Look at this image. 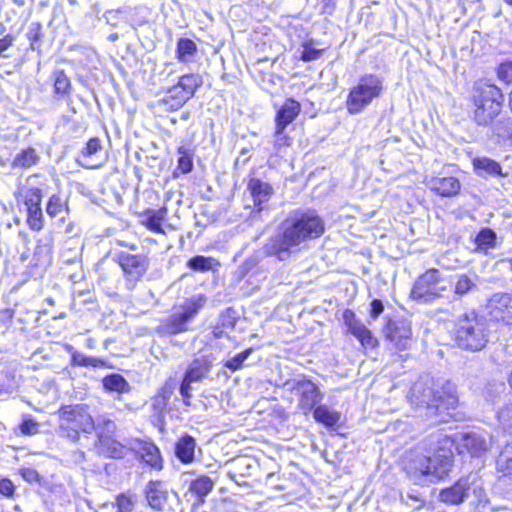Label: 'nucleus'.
Returning a JSON list of instances; mask_svg holds the SVG:
<instances>
[{
  "mask_svg": "<svg viewBox=\"0 0 512 512\" xmlns=\"http://www.w3.org/2000/svg\"><path fill=\"white\" fill-rule=\"evenodd\" d=\"M280 232L267 244L266 253L279 260L288 259L308 241L319 238L325 231L323 219L314 210H294L281 223Z\"/></svg>",
  "mask_w": 512,
  "mask_h": 512,
  "instance_id": "f257e3e1",
  "label": "nucleus"
},
{
  "mask_svg": "<svg viewBox=\"0 0 512 512\" xmlns=\"http://www.w3.org/2000/svg\"><path fill=\"white\" fill-rule=\"evenodd\" d=\"M429 455L415 457L409 465V473L435 482L448 476L453 463L455 441L447 435L437 434L429 440Z\"/></svg>",
  "mask_w": 512,
  "mask_h": 512,
  "instance_id": "f03ea898",
  "label": "nucleus"
},
{
  "mask_svg": "<svg viewBox=\"0 0 512 512\" xmlns=\"http://www.w3.org/2000/svg\"><path fill=\"white\" fill-rule=\"evenodd\" d=\"M410 401L416 406H425L426 415L435 417L434 422H447L450 410L456 408L458 398L453 384L447 382L442 392L434 390L427 382L418 381L410 390Z\"/></svg>",
  "mask_w": 512,
  "mask_h": 512,
  "instance_id": "7ed1b4c3",
  "label": "nucleus"
},
{
  "mask_svg": "<svg viewBox=\"0 0 512 512\" xmlns=\"http://www.w3.org/2000/svg\"><path fill=\"white\" fill-rule=\"evenodd\" d=\"M471 101L474 122L479 126H492L502 110L504 95L496 85L480 80L473 86Z\"/></svg>",
  "mask_w": 512,
  "mask_h": 512,
  "instance_id": "20e7f679",
  "label": "nucleus"
},
{
  "mask_svg": "<svg viewBox=\"0 0 512 512\" xmlns=\"http://www.w3.org/2000/svg\"><path fill=\"white\" fill-rule=\"evenodd\" d=\"M454 333L456 344L465 350L480 351L488 342L486 321L474 311L458 318Z\"/></svg>",
  "mask_w": 512,
  "mask_h": 512,
  "instance_id": "39448f33",
  "label": "nucleus"
},
{
  "mask_svg": "<svg viewBox=\"0 0 512 512\" xmlns=\"http://www.w3.org/2000/svg\"><path fill=\"white\" fill-rule=\"evenodd\" d=\"M383 79L375 74H366L350 88L346 98V109L349 114L363 112L375 99L383 93Z\"/></svg>",
  "mask_w": 512,
  "mask_h": 512,
  "instance_id": "423d86ee",
  "label": "nucleus"
},
{
  "mask_svg": "<svg viewBox=\"0 0 512 512\" xmlns=\"http://www.w3.org/2000/svg\"><path fill=\"white\" fill-rule=\"evenodd\" d=\"M58 413L60 430L73 441L79 439L80 432L91 433L95 429L94 420L85 405L63 406Z\"/></svg>",
  "mask_w": 512,
  "mask_h": 512,
  "instance_id": "0eeeda50",
  "label": "nucleus"
},
{
  "mask_svg": "<svg viewBox=\"0 0 512 512\" xmlns=\"http://www.w3.org/2000/svg\"><path fill=\"white\" fill-rule=\"evenodd\" d=\"M206 298L203 295H194L188 298L165 321L162 328L169 334H178L187 330V323L194 318L204 306Z\"/></svg>",
  "mask_w": 512,
  "mask_h": 512,
  "instance_id": "6e6552de",
  "label": "nucleus"
},
{
  "mask_svg": "<svg viewBox=\"0 0 512 512\" xmlns=\"http://www.w3.org/2000/svg\"><path fill=\"white\" fill-rule=\"evenodd\" d=\"M447 290L439 271L431 269L421 275L411 290V298L422 303L432 302Z\"/></svg>",
  "mask_w": 512,
  "mask_h": 512,
  "instance_id": "1a4fd4ad",
  "label": "nucleus"
},
{
  "mask_svg": "<svg viewBox=\"0 0 512 512\" xmlns=\"http://www.w3.org/2000/svg\"><path fill=\"white\" fill-rule=\"evenodd\" d=\"M291 392L298 399V408L308 414L317 407L323 399V393L319 387L311 380L303 377L287 383Z\"/></svg>",
  "mask_w": 512,
  "mask_h": 512,
  "instance_id": "9d476101",
  "label": "nucleus"
},
{
  "mask_svg": "<svg viewBox=\"0 0 512 512\" xmlns=\"http://www.w3.org/2000/svg\"><path fill=\"white\" fill-rule=\"evenodd\" d=\"M116 425L109 419L98 421V455L109 458H122L126 447L115 438Z\"/></svg>",
  "mask_w": 512,
  "mask_h": 512,
  "instance_id": "9b49d317",
  "label": "nucleus"
},
{
  "mask_svg": "<svg viewBox=\"0 0 512 512\" xmlns=\"http://www.w3.org/2000/svg\"><path fill=\"white\" fill-rule=\"evenodd\" d=\"M117 259L127 280L130 282L139 281L146 273L149 267V260L145 255H132L128 253H120L117 256Z\"/></svg>",
  "mask_w": 512,
  "mask_h": 512,
  "instance_id": "f8f14e48",
  "label": "nucleus"
},
{
  "mask_svg": "<svg viewBox=\"0 0 512 512\" xmlns=\"http://www.w3.org/2000/svg\"><path fill=\"white\" fill-rule=\"evenodd\" d=\"M343 321L348 331L361 343L364 348H374L378 345L372 332L359 320L355 313L346 309L343 312Z\"/></svg>",
  "mask_w": 512,
  "mask_h": 512,
  "instance_id": "ddd939ff",
  "label": "nucleus"
},
{
  "mask_svg": "<svg viewBox=\"0 0 512 512\" xmlns=\"http://www.w3.org/2000/svg\"><path fill=\"white\" fill-rule=\"evenodd\" d=\"M490 316L506 324H512V294L495 293L487 303Z\"/></svg>",
  "mask_w": 512,
  "mask_h": 512,
  "instance_id": "4468645a",
  "label": "nucleus"
},
{
  "mask_svg": "<svg viewBox=\"0 0 512 512\" xmlns=\"http://www.w3.org/2000/svg\"><path fill=\"white\" fill-rule=\"evenodd\" d=\"M386 336L398 350L408 349L412 341L410 322L403 319L389 322L386 327Z\"/></svg>",
  "mask_w": 512,
  "mask_h": 512,
  "instance_id": "2eb2a0df",
  "label": "nucleus"
},
{
  "mask_svg": "<svg viewBox=\"0 0 512 512\" xmlns=\"http://www.w3.org/2000/svg\"><path fill=\"white\" fill-rule=\"evenodd\" d=\"M491 446V437L486 432H468L461 435L459 449H466L473 456L486 452Z\"/></svg>",
  "mask_w": 512,
  "mask_h": 512,
  "instance_id": "dca6fc26",
  "label": "nucleus"
},
{
  "mask_svg": "<svg viewBox=\"0 0 512 512\" xmlns=\"http://www.w3.org/2000/svg\"><path fill=\"white\" fill-rule=\"evenodd\" d=\"M168 489L161 481H149L145 487V497L148 505L157 511H163L167 505Z\"/></svg>",
  "mask_w": 512,
  "mask_h": 512,
  "instance_id": "f3484780",
  "label": "nucleus"
},
{
  "mask_svg": "<svg viewBox=\"0 0 512 512\" xmlns=\"http://www.w3.org/2000/svg\"><path fill=\"white\" fill-rule=\"evenodd\" d=\"M253 199L254 207L258 212L265 208V204L270 200L274 191L272 186L258 178H251L247 186Z\"/></svg>",
  "mask_w": 512,
  "mask_h": 512,
  "instance_id": "a211bd4d",
  "label": "nucleus"
},
{
  "mask_svg": "<svg viewBox=\"0 0 512 512\" xmlns=\"http://www.w3.org/2000/svg\"><path fill=\"white\" fill-rule=\"evenodd\" d=\"M470 478H461L453 486L443 489L439 494L441 502L449 505H458L469 496Z\"/></svg>",
  "mask_w": 512,
  "mask_h": 512,
  "instance_id": "6ab92c4d",
  "label": "nucleus"
},
{
  "mask_svg": "<svg viewBox=\"0 0 512 512\" xmlns=\"http://www.w3.org/2000/svg\"><path fill=\"white\" fill-rule=\"evenodd\" d=\"M215 358L212 353H202L195 356L185 374L195 382L206 378Z\"/></svg>",
  "mask_w": 512,
  "mask_h": 512,
  "instance_id": "aec40b11",
  "label": "nucleus"
},
{
  "mask_svg": "<svg viewBox=\"0 0 512 512\" xmlns=\"http://www.w3.org/2000/svg\"><path fill=\"white\" fill-rule=\"evenodd\" d=\"M299 112L300 104L297 101L293 99L286 100L276 115V134H282L285 128L298 116Z\"/></svg>",
  "mask_w": 512,
  "mask_h": 512,
  "instance_id": "412c9836",
  "label": "nucleus"
},
{
  "mask_svg": "<svg viewBox=\"0 0 512 512\" xmlns=\"http://www.w3.org/2000/svg\"><path fill=\"white\" fill-rule=\"evenodd\" d=\"M430 189L443 197H452L459 193L461 184L455 177H436L428 183Z\"/></svg>",
  "mask_w": 512,
  "mask_h": 512,
  "instance_id": "4be33fe9",
  "label": "nucleus"
},
{
  "mask_svg": "<svg viewBox=\"0 0 512 512\" xmlns=\"http://www.w3.org/2000/svg\"><path fill=\"white\" fill-rule=\"evenodd\" d=\"M138 456L149 467L155 470L162 469V458L159 448L151 442H140L136 449Z\"/></svg>",
  "mask_w": 512,
  "mask_h": 512,
  "instance_id": "5701e85b",
  "label": "nucleus"
},
{
  "mask_svg": "<svg viewBox=\"0 0 512 512\" xmlns=\"http://www.w3.org/2000/svg\"><path fill=\"white\" fill-rule=\"evenodd\" d=\"M189 99L184 90L176 84L168 90L161 102L165 106V110L175 111L182 107Z\"/></svg>",
  "mask_w": 512,
  "mask_h": 512,
  "instance_id": "b1692460",
  "label": "nucleus"
},
{
  "mask_svg": "<svg viewBox=\"0 0 512 512\" xmlns=\"http://www.w3.org/2000/svg\"><path fill=\"white\" fill-rule=\"evenodd\" d=\"M313 417L316 422L325 427L334 428L341 420V413L323 404L313 410Z\"/></svg>",
  "mask_w": 512,
  "mask_h": 512,
  "instance_id": "393cba45",
  "label": "nucleus"
},
{
  "mask_svg": "<svg viewBox=\"0 0 512 512\" xmlns=\"http://www.w3.org/2000/svg\"><path fill=\"white\" fill-rule=\"evenodd\" d=\"M492 134L497 137L499 143L512 146V119L506 118L496 121L491 126Z\"/></svg>",
  "mask_w": 512,
  "mask_h": 512,
  "instance_id": "a878e982",
  "label": "nucleus"
},
{
  "mask_svg": "<svg viewBox=\"0 0 512 512\" xmlns=\"http://www.w3.org/2000/svg\"><path fill=\"white\" fill-rule=\"evenodd\" d=\"M195 440L193 437L186 435L176 443L175 454L183 463H190L194 459Z\"/></svg>",
  "mask_w": 512,
  "mask_h": 512,
  "instance_id": "bb28decb",
  "label": "nucleus"
},
{
  "mask_svg": "<svg viewBox=\"0 0 512 512\" xmlns=\"http://www.w3.org/2000/svg\"><path fill=\"white\" fill-rule=\"evenodd\" d=\"M167 216V209L148 210L144 215L143 224L155 233H164L162 228L163 222Z\"/></svg>",
  "mask_w": 512,
  "mask_h": 512,
  "instance_id": "cd10ccee",
  "label": "nucleus"
},
{
  "mask_svg": "<svg viewBox=\"0 0 512 512\" xmlns=\"http://www.w3.org/2000/svg\"><path fill=\"white\" fill-rule=\"evenodd\" d=\"M197 53L196 43L188 38H180L177 42L176 56L181 63H191Z\"/></svg>",
  "mask_w": 512,
  "mask_h": 512,
  "instance_id": "c85d7f7f",
  "label": "nucleus"
},
{
  "mask_svg": "<svg viewBox=\"0 0 512 512\" xmlns=\"http://www.w3.org/2000/svg\"><path fill=\"white\" fill-rule=\"evenodd\" d=\"M39 156L34 148H27L16 154L12 161V167L27 169L37 164Z\"/></svg>",
  "mask_w": 512,
  "mask_h": 512,
  "instance_id": "c756f323",
  "label": "nucleus"
},
{
  "mask_svg": "<svg viewBox=\"0 0 512 512\" xmlns=\"http://www.w3.org/2000/svg\"><path fill=\"white\" fill-rule=\"evenodd\" d=\"M219 266V262L213 257L197 255L187 262V267L196 272H208Z\"/></svg>",
  "mask_w": 512,
  "mask_h": 512,
  "instance_id": "7c9ffc66",
  "label": "nucleus"
},
{
  "mask_svg": "<svg viewBox=\"0 0 512 512\" xmlns=\"http://www.w3.org/2000/svg\"><path fill=\"white\" fill-rule=\"evenodd\" d=\"M473 163L480 175H482L481 172H484L492 176H503L501 165L493 159L487 157L476 158Z\"/></svg>",
  "mask_w": 512,
  "mask_h": 512,
  "instance_id": "2f4dec72",
  "label": "nucleus"
},
{
  "mask_svg": "<svg viewBox=\"0 0 512 512\" xmlns=\"http://www.w3.org/2000/svg\"><path fill=\"white\" fill-rule=\"evenodd\" d=\"M213 481L208 476H201L190 484V491L197 495L199 501L204 502V498L212 491Z\"/></svg>",
  "mask_w": 512,
  "mask_h": 512,
  "instance_id": "473e14b6",
  "label": "nucleus"
},
{
  "mask_svg": "<svg viewBox=\"0 0 512 512\" xmlns=\"http://www.w3.org/2000/svg\"><path fill=\"white\" fill-rule=\"evenodd\" d=\"M170 396L171 391L166 387H162L157 391V393L151 400V406L155 416L159 418L163 416Z\"/></svg>",
  "mask_w": 512,
  "mask_h": 512,
  "instance_id": "72a5a7b5",
  "label": "nucleus"
},
{
  "mask_svg": "<svg viewBox=\"0 0 512 512\" xmlns=\"http://www.w3.org/2000/svg\"><path fill=\"white\" fill-rule=\"evenodd\" d=\"M103 386L107 391L125 393L129 391V384L120 374H111L103 379Z\"/></svg>",
  "mask_w": 512,
  "mask_h": 512,
  "instance_id": "f704fd0d",
  "label": "nucleus"
},
{
  "mask_svg": "<svg viewBox=\"0 0 512 512\" xmlns=\"http://www.w3.org/2000/svg\"><path fill=\"white\" fill-rule=\"evenodd\" d=\"M455 278L454 293L456 295L463 296L476 288V275L471 277L467 274H459Z\"/></svg>",
  "mask_w": 512,
  "mask_h": 512,
  "instance_id": "c9c22d12",
  "label": "nucleus"
},
{
  "mask_svg": "<svg viewBox=\"0 0 512 512\" xmlns=\"http://www.w3.org/2000/svg\"><path fill=\"white\" fill-rule=\"evenodd\" d=\"M189 98H191L196 89L201 86L202 78L198 74H186L183 75L177 83Z\"/></svg>",
  "mask_w": 512,
  "mask_h": 512,
  "instance_id": "e433bc0d",
  "label": "nucleus"
},
{
  "mask_svg": "<svg viewBox=\"0 0 512 512\" xmlns=\"http://www.w3.org/2000/svg\"><path fill=\"white\" fill-rule=\"evenodd\" d=\"M496 234L493 230L482 229L476 236V244L479 250H487L495 247Z\"/></svg>",
  "mask_w": 512,
  "mask_h": 512,
  "instance_id": "4c0bfd02",
  "label": "nucleus"
},
{
  "mask_svg": "<svg viewBox=\"0 0 512 512\" xmlns=\"http://www.w3.org/2000/svg\"><path fill=\"white\" fill-rule=\"evenodd\" d=\"M324 49L317 48L314 41L310 40L302 44L300 59L304 62L317 60L321 57Z\"/></svg>",
  "mask_w": 512,
  "mask_h": 512,
  "instance_id": "58836bf2",
  "label": "nucleus"
},
{
  "mask_svg": "<svg viewBox=\"0 0 512 512\" xmlns=\"http://www.w3.org/2000/svg\"><path fill=\"white\" fill-rule=\"evenodd\" d=\"M96 152V138H91L86 148L78 157V163L86 168H95L96 165L91 160V155Z\"/></svg>",
  "mask_w": 512,
  "mask_h": 512,
  "instance_id": "ea45409f",
  "label": "nucleus"
},
{
  "mask_svg": "<svg viewBox=\"0 0 512 512\" xmlns=\"http://www.w3.org/2000/svg\"><path fill=\"white\" fill-rule=\"evenodd\" d=\"M19 430L22 435L33 436L39 433L40 424L31 415H24Z\"/></svg>",
  "mask_w": 512,
  "mask_h": 512,
  "instance_id": "a19ab883",
  "label": "nucleus"
},
{
  "mask_svg": "<svg viewBox=\"0 0 512 512\" xmlns=\"http://www.w3.org/2000/svg\"><path fill=\"white\" fill-rule=\"evenodd\" d=\"M54 78V90L57 94L66 95L70 91V80L63 71H55L53 74Z\"/></svg>",
  "mask_w": 512,
  "mask_h": 512,
  "instance_id": "79ce46f5",
  "label": "nucleus"
},
{
  "mask_svg": "<svg viewBox=\"0 0 512 512\" xmlns=\"http://www.w3.org/2000/svg\"><path fill=\"white\" fill-rule=\"evenodd\" d=\"M26 36L30 42V48L32 50H37L42 38V25L39 22L30 23Z\"/></svg>",
  "mask_w": 512,
  "mask_h": 512,
  "instance_id": "37998d69",
  "label": "nucleus"
},
{
  "mask_svg": "<svg viewBox=\"0 0 512 512\" xmlns=\"http://www.w3.org/2000/svg\"><path fill=\"white\" fill-rule=\"evenodd\" d=\"M178 164L177 170H180L182 173H189L193 168L192 157L188 153V150L185 147H179L178 149Z\"/></svg>",
  "mask_w": 512,
  "mask_h": 512,
  "instance_id": "c03bdc74",
  "label": "nucleus"
},
{
  "mask_svg": "<svg viewBox=\"0 0 512 512\" xmlns=\"http://www.w3.org/2000/svg\"><path fill=\"white\" fill-rule=\"evenodd\" d=\"M27 223L34 231H40L43 228V213L41 208L28 210Z\"/></svg>",
  "mask_w": 512,
  "mask_h": 512,
  "instance_id": "a18cd8bd",
  "label": "nucleus"
},
{
  "mask_svg": "<svg viewBox=\"0 0 512 512\" xmlns=\"http://www.w3.org/2000/svg\"><path fill=\"white\" fill-rule=\"evenodd\" d=\"M251 349H246L245 351L235 355L234 357L228 359L224 366L228 369H230L231 371H236L238 369H240L243 365V362L250 356L251 354Z\"/></svg>",
  "mask_w": 512,
  "mask_h": 512,
  "instance_id": "49530a36",
  "label": "nucleus"
},
{
  "mask_svg": "<svg viewBox=\"0 0 512 512\" xmlns=\"http://www.w3.org/2000/svg\"><path fill=\"white\" fill-rule=\"evenodd\" d=\"M41 201L42 193L39 188H31L25 196V204L27 206V210L33 208H41Z\"/></svg>",
  "mask_w": 512,
  "mask_h": 512,
  "instance_id": "de8ad7c7",
  "label": "nucleus"
},
{
  "mask_svg": "<svg viewBox=\"0 0 512 512\" xmlns=\"http://www.w3.org/2000/svg\"><path fill=\"white\" fill-rule=\"evenodd\" d=\"M64 203L61 198L57 195H52L48 201L46 212L51 217H56L61 214Z\"/></svg>",
  "mask_w": 512,
  "mask_h": 512,
  "instance_id": "09e8293b",
  "label": "nucleus"
},
{
  "mask_svg": "<svg viewBox=\"0 0 512 512\" xmlns=\"http://www.w3.org/2000/svg\"><path fill=\"white\" fill-rule=\"evenodd\" d=\"M116 505L118 512H132L135 500L131 495L121 494L116 499Z\"/></svg>",
  "mask_w": 512,
  "mask_h": 512,
  "instance_id": "8fccbe9b",
  "label": "nucleus"
},
{
  "mask_svg": "<svg viewBox=\"0 0 512 512\" xmlns=\"http://www.w3.org/2000/svg\"><path fill=\"white\" fill-rule=\"evenodd\" d=\"M470 478V490L472 489L473 494L479 504L486 502V494L481 484L478 483L476 476H469Z\"/></svg>",
  "mask_w": 512,
  "mask_h": 512,
  "instance_id": "3c124183",
  "label": "nucleus"
},
{
  "mask_svg": "<svg viewBox=\"0 0 512 512\" xmlns=\"http://www.w3.org/2000/svg\"><path fill=\"white\" fill-rule=\"evenodd\" d=\"M195 381L189 378L186 374L183 377L182 383L180 385V394L183 398V402L185 405H190V399H191V384Z\"/></svg>",
  "mask_w": 512,
  "mask_h": 512,
  "instance_id": "603ef678",
  "label": "nucleus"
},
{
  "mask_svg": "<svg viewBox=\"0 0 512 512\" xmlns=\"http://www.w3.org/2000/svg\"><path fill=\"white\" fill-rule=\"evenodd\" d=\"M498 419L504 427H512V403L507 404L498 412Z\"/></svg>",
  "mask_w": 512,
  "mask_h": 512,
  "instance_id": "864d4df0",
  "label": "nucleus"
},
{
  "mask_svg": "<svg viewBox=\"0 0 512 512\" xmlns=\"http://www.w3.org/2000/svg\"><path fill=\"white\" fill-rule=\"evenodd\" d=\"M72 361L75 365L79 366H96V359L92 357H87L83 353L75 352L72 355Z\"/></svg>",
  "mask_w": 512,
  "mask_h": 512,
  "instance_id": "5fc2aeb1",
  "label": "nucleus"
},
{
  "mask_svg": "<svg viewBox=\"0 0 512 512\" xmlns=\"http://www.w3.org/2000/svg\"><path fill=\"white\" fill-rule=\"evenodd\" d=\"M15 493V486L13 482L7 478L0 480V494L7 498H12Z\"/></svg>",
  "mask_w": 512,
  "mask_h": 512,
  "instance_id": "6e6d98bb",
  "label": "nucleus"
},
{
  "mask_svg": "<svg viewBox=\"0 0 512 512\" xmlns=\"http://www.w3.org/2000/svg\"><path fill=\"white\" fill-rule=\"evenodd\" d=\"M499 463H505V468L508 473L512 474V447H506L500 454Z\"/></svg>",
  "mask_w": 512,
  "mask_h": 512,
  "instance_id": "4d7b16f0",
  "label": "nucleus"
},
{
  "mask_svg": "<svg viewBox=\"0 0 512 512\" xmlns=\"http://www.w3.org/2000/svg\"><path fill=\"white\" fill-rule=\"evenodd\" d=\"M498 76L506 82H512V62L501 64L498 69Z\"/></svg>",
  "mask_w": 512,
  "mask_h": 512,
  "instance_id": "13d9d810",
  "label": "nucleus"
},
{
  "mask_svg": "<svg viewBox=\"0 0 512 512\" xmlns=\"http://www.w3.org/2000/svg\"><path fill=\"white\" fill-rule=\"evenodd\" d=\"M384 305L381 300L374 299L370 303V317L375 320L379 317V315L383 312Z\"/></svg>",
  "mask_w": 512,
  "mask_h": 512,
  "instance_id": "bf43d9fd",
  "label": "nucleus"
},
{
  "mask_svg": "<svg viewBox=\"0 0 512 512\" xmlns=\"http://www.w3.org/2000/svg\"><path fill=\"white\" fill-rule=\"evenodd\" d=\"M22 477L28 482H39L40 475L35 469L25 468L22 470Z\"/></svg>",
  "mask_w": 512,
  "mask_h": 512,
  "instance_id": "052dcab7",
  "label": "nucleus"
},
{
  "mask_svg": "<svg viewBox=\"0 0 512 512\" xmlns=\"http://www.w3.org/2000/svg\"><path fill=\"white\" fill-rule=\"evenodd\" d=\"M123 11H109L106 13L105 18L107 20V23L110 25L116 26L118 24V16L122 15Z\"/></svg>",
  "mask_w": 512,
  "mask_h": 512,
  "instance_id": "680f3d73",
  "label": "nucleus"
},
{
  "mask_svg": "<svg viewBox=\"0 0 512 512\" xmlns=\"http://www.w3.org/2000/svg\"><path fill=\"white\" fill-rule=\"evenodd\" d=\"M275 136H276L275 147H280V146H283V145L288 146L290 144L289 143V138L286 135H283V133L280 134V135H277L275 133Z\"/></svg>",
  "mask_w": 512,
  "mask_h": 512,
  "instance_id": "e2e57ef3",
  "label": "nucleus"
},
{
  "mask_svg": "<svg viewBox=\"0 0 512 512\" xmlns=\"http://www.w3.org/2000/svg\"><path fill=\"white\" fill-rule=\"evenodd\" d=\"M12 44V39L9 37H4L0 39V55L6 51Z\"/></svg>",
  "mask_w": 512,
  "mask_h": 512,
  "instance_id": "0e129e2a",
  "label": "nucleus"
},
{
  "mask_svg": "<svg viewBox=\"0 0 512 512\" xmlns=\"http://www.w3.org/2000/svg\"><path fill=\"white\" fill-rule=\"evenodd\" d=\"M45 252L46 254H49L51 252V246L49 244L45 245H38L36 249V253H42Z\"/></svg>",
  "mask_w": 512,
  "mask_h": 512,
  "instance_id": "69168bd1",
  "label": "nucleus"
},
{
  "mask_svg": "<svg viewBox=\"0 0 512 512\" xmlns=\"http://www.w3.org/2000/svg\"><path fill=\"white\" fill-rule=\"evenodd\" d=\"M118 244L121 245V246L128 247L131 250H136L137 249V246L135 244H129V243L123 242V241H118Z\"/></svg>",
  "mask_w": 512,
  "mask_h": 512,
  "instance_id": "338daca9",
  "label": "nucleus"
},
{
  "mask_svg": "<svg viewBox=\"0 0 512 512\" xmlns=\"http://www.w3.org/2000/svg\"><path fill=\"white\" fill-rule=\"evenodd\" d=\"M3 315L6 319L11 320L13 318V311L6 309L4 310Z\"/></svg>",
  "mask_w": 512,
  "mask_h": 512,
  "instance_id": "774afa93",
  "label": "nucleus"
}]
</instances>
